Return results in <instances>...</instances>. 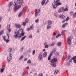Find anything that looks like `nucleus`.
<instances>
[{
    "instance_id": "nucleus-17",
    "label": "nucleus",
    "mask_w": 76,
    "mask_h": 76,
    "mask_svg": "<svg viewBox=\"0 0 76 76\" xmlns=\"http://www.w3.org/2000/svg\"><path fill=\"white\" fill-rule=\"evenodd\" d=\"M48 24L49 25H51L52 24V21L51 20H48Z\"/></svg>"
},
{
    "instance_id": "nucleus-59",
    "label": "nucleus",
    "mask_w": 76,
    "mask_h": 76,
    "mask_svg": "<svg viewBox=\"0 0 76 76\" xmlns=\"http://www.w3.org/2000/svg\"><path fill=\"white\" fill-rule=\"evenodd\" d=\"M58 37H59V36L58 35H57L56 36V38H58Z\"/></svg>"
},
{
    "instance_id": "nucleus-33",
    "label": "nucleus",
    "mask_w": 76,
    "mask_h": 76,
    "mask_svg": "<svg viewBox=\"0 0 76 76\" xmlns=\"http://www.w3.org/2000/svg\"><path fill=\"white\" fill-rule=\"evenodd\" d=\"M24 49V47L23 46L22 48L20 49V51L22 52L23 51V49Z\"/></svg>"
},
{
    "instance_id": "nucleus-49",
    "label": "nucleus",
    "mask_w": 76,
    "mask_h": 76,
    "mask_svg": "<svg viewBox=\"0 0 76 76\" xmlns=\"http://www.w3.org/2000/svg\"><path fill=\"white\" fill-rule=\"evenodd\" d=\"M27 60H28L27 58H26L24 60V61H27Z\"/></svg>"
},
{
    "instance_id": "nucleus-39",
    "label": "nucleus",
    "mask_w": 76,
    "mask_h": 76,
    "mask_svg": "<svg viewBox=\"0 0 76 76\" xmlns=\"http://www.w3.org/2000/svg\"><path fill=\"white\" fill-rule=\"evenodd\" d=\"M70 15H72L73 14V12L72 11H71L70 12Z\"/></svg>"
},
{
    "instance_id": "nucleus-38",
    "label": "nucleus",
    "mask_w": 76,
    "mask_h": 76,
    "mask_svg": "<svg viewBox=\"0 0 76 76\" xmlns=\"http://www.w3.org/2000/svg\"><path fill=\"white\" fill-rule=\"evenodd\" d=\"M28 18H26L25 20V22L26 23H28Z\"/></svg>"
},
{
    "instance_id": "nucleus-27",
    "label": "nucleus",
    "mask_w": 76,
    "mask_h": 76,
    "mask_svg": "<svg viewBox=\"0 0 76 76\" xmlns=\"http://www.w3.org/2000/svg\"><path fill=\"white\" fill-rule=\"evenodd\" d=\"M66 65L67 66H69L70 65V64L69 62H68L66 63Z\"/></svg>"
},
{
    "instance_id": "nucleus-2",
    "label": "nucleus",
    "mask_w": 76,
    "mask_h": 76,
    "mask_svg": "<svg viewBox=\"0 0 76 76\" xmlns=\"http://www.w3.org/2000/svg\"><path fill=\"white\" fill-rule=\"evenodd\" d=\"M57 59L56 58H54L50 61V62H51L50 65L52 66L53 67H56L57 65L56 62H57Z\"/></svg>"
},
{
    "instance_id": "nucleus-54",
    "label": "nucleus",
    "mask_w": 76,
    "mask_h": 76,
    "mask_svg": "<svg viewBox=\"0 0 76 76\" xmlns=\"http://www.w3.org/2000/svg\"><path fill=\"white\" fill-rule=\"evenodd\" d=\"M52 40L55 39V37H53L52 38Z\"/></svg>"
},
{
    "instance_id": "nucleus-58",
    "label": "nucleus",
    "mask_w": 76,
    "mask_h": 76,
    "mask_svg": "<svg viewBox=\"0 0 76 76\" xmlns=\"http://www.w3.org/2000/svg\"><path fill=\"white\" fill-rule=\"evenodd\" d=\"M37 73H35L34 74V76H37Z\"/></svg>"
},
{
    "instance_id": "nucleus-63",
    "label": "nucleus",
    "mask_w": 76,
    "mask_h": 76,
    "mask_svg": "<svg viewBox=\"0 0 76 76\" xmlns=\"http://www.w3.org/2000/svg\"><path fill=\"white\" fill-rule=\"evenodd\" d=\"M46 2L47 3H48V2H49V1H48V0H47Z\"/></svg>"
},
{
    "instance_id": "nucleus-60",
    "label": "nucleus",
    "mask_w": 76,
    "mask_h": 76,
    "mask_svg": "<svg viewBox=\"0 0 76 76\" xmlns=\"http://www.w3.org/2000/svg\"><path fill=\"white\" fill-rule=\"evenodd\" d=\"M37 33H39V31L38 30L37 31Z\"/></svg>"
},
{
    "instance_id": "nucleus-50",
    "label": "nucleus",
    "mask_w": 76,
    "mask_h": 76,
    "mask_svg": "<svg viewBox=\"0 0 76 76\" xmlns=\"http://www.w3.org/2000/svg\"><path fill=\"white\" fill-rule=\"evenodd\" d=\"M7 35L8 37V38H7V39H9V34H7Z\"/></svg>"
},
{
    "instance_id": "nucleus-57",
    "label": "nucleus",
    "mask_w": 76,
    "mask_h": 76,
    "mask_svg": "<svg viewBox=\"0 0 76 76\" xmlns=\"http://www.w3.org/2000/svg\"><path fill=\"white\" fill-rule=\"evenodd\" d=\"M29 69V66H27L26 68V69Z\"/></svg>"
},
{
    "instance_id": "nucleus-48",
    "label": "nucleus",
    "mask_w": 76,
    "mask_h": 76,
    "mask_svg": "<svg viewBox=\"0 0 76 76\" xmlns=\"http://www.w3.org/2000/svg\"><path fill=\"white\" fill-rule=\"evenodd\" d=\"M54 43H52L51 45V46H54Z\"/></svg>"
},
{
    "instance_id": "nucleus-7",
    "label": "nucleus",
    "mask_w": 76,
    "mask_h": 76,
    "mask_svg": "<svg viewBox=\"0 0 76 76\" xmlns=\"http://www.w3.org/2000/svg\"><path fill=\"white\" fill-rule=\"evenodd\" d=\"M40 12H41V10L40 9H36L35 10V17H37L38 15H39L40 13Z\"/></svg>"
},
{
    "instance_id": "nucleus-12",
    "label": "nucleus",
    "mask_w": 76,
    "mask_h": 76,
    "mask_svg": "<svg viewBox=\"0 0 76 76\" xmlns=\"http://www.w3.org/2000/svg\"><path fill=\"white\" fill-rule=\"evenodd\" d=\"M15 26L17 28H20V25L18 24H15Z\"/></svg>"
},
{
    "instance_id": "nucleus-36",
    "label": "nucleus",
    "mask_w": 76,
    "mask_h": 76,
    "mask_svg": "<svg viewBox=\"0 0 76 76\" xmlns=\"http://www.w3.org/2000/svg\"><path fill=\"white\" fill-rule=\"evenodd\" d=\"M4 68H3L2 69H1V73H2L4 71Z\"/></svg>"
},
{
    "instance_id": "nucleus-9",
    "label": "nucleus",
    "mask_w": 76,
    "mask_h": 76,
    "mask_svg": "<svg viewBox=\"0 0 76 76\" xmlns=\"http://www.w3.org/2000/svg\"><path fill=\"white\" fill-rule=\"evenodd\" d=\"M63 10H64V7H61L58 10V13H61Z\"/></svg>"
},
{
    "instance_id": "nucleus-18",
    "label": "nucleus",
    "mask_w": 76,
    "mask_h": 76,
    "mask_svg": "<svg viewBox=\"0 0 76 76\" xmlns=\"http://www.w3.org/2000/svg\"><path fill=\"white\" fill-rule=\"evenodd\" d=\"M45 0H43L41 3L42 5H43L45 4Z\"/></svg>"
},
{
    "instance_id": "nucleus-40",
    "label": "nucleus",
    "mask_w": 76,
    "mask_h": 76,
    "mask_svg": "<svg viewBox=\"0 0 76 76\" xmlns=\"http://www.w3.org/2000/svg\"><path fill=\"white\" fill-rule=\"evenodd\" d=\"M25 7H24V8H23L22 10L21 11V12H24V11H25Z\"/></svg>"
},
{
    "instance_id": "nucleus-30",
    "label": "nucleus",
    "mask_w": 76,
    "mask_h": 76,
    "mask_svg": "<svg viewBox=\"0 0 76 76\" xmlns=\"http://www.w3.org/2000/svg\"><path fill=\"white\" fill-rule=\"evenodd\" d=\"M23 58V55H22L19 58V60H20L21 59H22Z\"/></svg>"
},
{
    "instance_id": "nucleus-41",
    "label": "nucleus",
    "mask_w": 76,
    "mask_h": 76,
    "mask_svg": "<svg viewBox=\"0 0 76 76\" xmlns=\"http://www.w3.org/2000/svg\"><path fill=\"white\" fill-rule=\"evenodd\" d=\"M3 32H4L3 31H1V32H0V36H1V35L2 34H3Z\"/></svg>"
},
{
    "instance_id": "nucleus-10",
    "label": "nucleus",
    "mask_w": 76,
    "mask_h": 76,
    "mask_svg": "<svg viewBox=\"0 0 76 76\" xmlns=\"http://www.w3.org/2000/svg\"><path fill=\"white\" fill-rule=\"evenodd\" d=\"M23 0H17V1L19 4H23Z\"/></svg>"
},
{
    "instance_id": "nucleus-51",
    "label": "nucleus",
    "mask_w": 76,
    "mask_h": 76,
    "mask_svg": "<svg viewBox=\"0 0 76 76\" xmlns=\"http://www.w3.org/2000/svg\"><path fill=\"white\" fill-rule=\"evenodd\" d=\"M53 34V35H54V36H55V35H56V33L55 32H54Z\"/></svg>"
},
{
    "instance_id": "nucleus-20",
    "label": "nucleus",
    "mask_w": 76,
    "mask_h": 76,
    "mask_svg": "<svg viewBox=\"0 0 76 76\" xmlns=\"http://www.w3.org/2000/svg\"><path fill=\"white\" fill-rule=\"evenodd\" d=\"M22 13H23L22 12V11H20V12L19 14L18 15V17H20V16H21V15H22Z\"/></svg>"
},
{
    "instance_id": "nucleus-11",
    "label": "nucleus",
    "mask_w": 76,
    "mask_h": 76,
    "mask_svg": "<svg viewBox=\"0 0 76 76\" xmlns=\"http://www.w3.org/2000/svg\"><path fill=\"white\" fill-rule=\"evenodd\" d=\"M53 51L52 52H51L50 53L48 57V60H50V59H51V56L53 55Z\"/></svg>"
},
{
    "instance_id": "nucleus-24",
    "label": "nucleus",
    "mask_w": 76,
    "mask_h": 76,
    "mask_svg": "<svg viewBox=\"0 0 76 76\" xmlns=\"http://www.w3.org/2000/svg\"><path fill=\"white\" fill-rule=\"evenodd\" d=\"M31 60L30 59H29L27 62V64H29L30 63V64H31Z\"/></svg>"
},
{
    "instance_id": "nucleus-14",
    "label": "nucleus",
    "mask_w": 76,
    "mask_h": 76,
    "mask_svg": "<svg viewBox=\"0 0 76 76\" xmlns=\"http://www.w3.org/2000/svg\"><path fill=\"white\" fill-rule=\"evenodd\" d=\"M68 24V23H65L63 24L62 26V28H66V26Z\"/></svg>"
},
{
    "instance_id": "nucleus-34",
    "label": "nucleus",
    "mask_w": 76,
    "mask_h": 76,
    "mask_svg": "<svg viewBox=\"0 0 76 76\" xmlns=\"http://www.w3.org/2000/svg\"><path fill=\"white\" fill-rule=\"evenodd\" d=\"M38 22H39V19H37L35 20V22L36 23H38Z\"/></svg>"
},
{
    "instance_id": "nucleus-53",
    "label": "nucleus",
    "mask_w": 76,
    "mask_h": 76,
    "mask_svg": "<svg viewBox=\"0 0 76 76\" xmlns=\"http://www.w3.org/2000/svg\"><path fill=\"white\" fill-rule=\"evenodd\" d=\"M22 75L23 76H25V74L23 72L22 73Z\"/></svg>"
},
{
    "instance_id": "nucleus-4",
    "label": "nucleus",
    "mask_w": 76,
    "mask_h": 76,
    "mask_svg": "<svg viewBox=\"0 0 76 76\" xmlns=\"http://www.w3.org/2000/svg\"><path fill=\"white\" fill-rule=\"evenodd\" d=\"M60 5H61V3L59 2V0H57L56 2H54L52 4V6L54 9H56L57 6Z\"/></svg>"
},
{
    "instance_id": "nucleus-16",
    "label": "nucleus",
    "mask_w": 76,
    "mask_h": 76,
    "mask_svg": "<svg viewBox=\"0 0 76 76\" xmlns=\"http://www.w3.org/2000/svg\"><path fill=\"white\" fill-rule=\"evenodd\" d=\"M60 18H61L63 19H65V18H66V17L64 15H60Z\"/></svg>"
},
{
    "instance_id": "nucleus-25",
    "label": "nucleus",
    "mask_w": 76,
    "mask_h": 76,
    "mask_svg": "<svg viewBox=\"0 0 76 76\" xmlns=\"http://www.w3.org/2000/svg\"><path fill=\"white\" fill-rule=\"evenodd\" d=\"M12 4H13V2H10V3L9 5V7H10V6H12Z\"/></svg>"
},
{
    "instance_id": "nucleus-52",
    "label": "nucleus",
    "mask_w": 76,
    "mask_h": 76,
    "mask_svg": "<svg viewBox=\"0 0 76 76\" xmlns=\"http://www.w3.org/2000/svg\"><path fill=\"white\" fill-rule=\"evenodd\" d=\"M7 30H8V31H9V32H10V31H11V30L10 29H9L8 28H7Z\"/></svg>"
},
{
    "instance_id": "nucleus-37",
    "label": "nucleus",
    "mask_w": 76,
    "mask_h": 76,
    "mask_svg": "<svg viewBox=\"0 0 76 76\" xmlns=\"http://www.w3.org/2000/svg\"><path fill=\"white\" fill-rule=\"evenodd\" d=\"M4 41H5L6 42H8L9 41V39H5V40Z\"/></svg>"
},
{
    "instance_id": "nucleus-44",
    "label": "nucleus",
    "mask_w": 76,
    "mask_h": 76,
    "mask_svg": "<svg viewBox=\"0 0 76 76\" xmlns=\"http://www.w3.org/2000/svg\"><path fill=\"white\" fill-rule=\"evenodd\" d=\"M72 58H71V59L69 61V62L70 63V62L72 63Z\"/></svg>"
},
{
    "instance_id": "nucleus-8",
    "label": "nucleus",
    "mask_w": 76,
    "mask_h": 76,
    "mask_svg": "<svg viewBox=\"0 0 76 76\" xmlns=\"http://www.w3.org/2000/svg\"><path fill=\"white\" fill-rule=\"evenodd\" d=\"M38 58L39 60H42V53L40 52L39 54Z\"/></svg>"
},
{
    "instance_id": "nucleus-29",
    "label": "nucleus",
    "mask_w": 76,
    "mask_h": 76,
    "mask_svg": "<svg viewBox=\"0 0 76 76\" xmlns=\"http://www.w3.org/2000/svg\"><path fill=\"white\" fill-rule=\"evenodd\" d=\"M66 32V30H63L62 31L61 35H63V34H64V32Z\"/></svg>"
},
{
    "instance_id": "nucleus-23",
    "label": "nucleus",
    "mask_w": 76,
    "mask_h": 76,
    "mask_svg": "<svg viewBox=\"0 0 76 76\" xmlns=\"http://www.w3.org/2000/svg\"><path fill=\"white\" fill-rule=\"evenodd\" d=\"M58 72V71L57 70H55V72H54V74L55 75H56V74H57V73Z\"/></svg>"
},
{
    "instance_id": "nucleus-35",
    "label": "nucleus",
    "mask_w": 76,
    "mask_h": 76,
    "mask_svg": "<svg viewBox=\"0 0 76 76\" xmlns=\"http://www.w3.org/2000/svg\"><path fill=\"white\" fill-rule=\"evenodd\" d=\"M48 47H49V46L48 45H45V48H48Z\"/></svg>"
},
{
    "instance_id": "nucleus-22",
    "label": "nucleus",
    "mask_w": 76,
    "mask_h": 76,
    "mask_svg": "<svg viewBox=\"0 0 76 76\" xmlns=\"http://www.w3.org/2000/svg\"><path fill=\"white\" fill-rule=\"evenodd\" d=\"M71 57V56L70 55H68V57L66 59V60L67 61H68V60H69V59H70V57Z\"/></svg>"
},
{
    "instance_id": "nucleus-1",
    "label": "nucleus",
    "mask_w": 76,
    "mask_h": 76,
    "mask_svg": "<svg viewBox=\"0 0 76 76\" xmlns=\"http://www.w3.org/2000/svg\"><path fill=\"white\" fill-rule=\"evenodd\" d=\"M15 35H14V37L15 38H18L19 37H21L22 36H23L24 34H25V33H23V29H19L17 32H15Z\"/></svg>"
},
{
    "instance_id": "nucleus-28",
    "label": "nucleus",
    "mask_w": 76,
    "mask_h": 76,
    "mask_svg": "<svg viewBox=\"0 0 76 76\" xmlns=\"http://www.w3.org/2000/svg\"><path fill=\"white\" fill-rule=\"evenodd\" d=\"M64 11H63V12H64L65 11L66 12L67 11H68V9H67V8H65L64 9Z\"/></svg>"
},
{
    "instance_id": "nucleus-6",
    "label": "nucleus",
    "mask_w": 76,
    "mask_h": 76,
    "mask_svg": "<svg viewBox=\"0 0 76 76\" xmlns=\"http://www.w3.org/2000/svg\"><path fill=\"white\" fill-rule=\"evenodd\" d=\"M12 58V54L10 53H9V55H8L7 58V60L8 63H10V61Z\"/></svg>"
},
{
    "instance_id": "nucleus-13",
    "label": "nucleus",
    "mask_w": 76,
    "mask_h": 76,
    "mask_svg": "<svg viewBox=\"0 0 76 76\" xmlns=\"http://www.w3.org/2000/svg\"><path fill=\"white\" fill-rule=\"evenodd\" d=\"M47 55V53L46 52H44L43 54V56L44 57H45Z\"/></svg>"
},
{
    "instance_id": "nucleus-56",
    "label": "nucleus",
    "mask_w": 76,
    "mask_h": 76,
    "mask_svg": "<svg viewBox=\"0 0 76 76\" xmlns=\"http://www.w3.org/2000/svg\"><path fill=\"white\" fill-rule=\"evenodd\" d=\"M3 38L4 39V40H5V39H6V38H5V36H3Z\"/></svg>"
},
{
    "instance_id": "nucleus-61",
    "label": "nucleus",
    "mask_w": 76,
    "mask_h": 76,
    "mask_svg": "<svg viewBox=\"0 0 76 76\" xmlns=\"http://www.w3.org/2000/svg\"><path fill=\"white\" fill-rule=\"evenodd\" d=\"M58 36L59 37H60L61 36V34H58Z\"/></svg>"
},
{
    "instance_id": "nucleus-62",
    "label": "nucleus",
    "mask_w": 76,
    "mask_h": 76,
    "mask_svg": "<svg viewBox=\"0 0 76 76\" xmlns=\"http://www.w3.org/2000/svg\"><path fill=\"white\" fill-rule=\"evenodd\" d=\"M56 54L57 56H58L59 55V54L57 53H56Z\"/></svg>"
},
{
    "instance_id": "nucleus-15",
    "label": "nucleus",
    "mask_w": 76,
    "mask_h": 76,
    "mask_svg": "<svg viewBox=\"0 0 76 76\" xmlns=\"http://www.w3.org/2000/svg\"><path fill=\"white\" fill-rule=\"evenodd\" d=\"M32 29H33V26H31L30 28H28L27 29V30L30 31V30H32Z\"/></svg>"
},
{
    "instance_id": "nucleus-47",
    "label": "nucleus",
    "mask_w": 76,
    "mask_h": 76,
    "mask_svg": "<svg viewBox=\"0 0 76 76\" xmlns=\"http://www.w3.org/2000/svg\"><path fill=\"white\" fill-rule=\"evenodd\" d=\"M42 74L41 73H40L38 75V76H42Z\"/></svg>"
},
{
    "instance_id": "nucleus-26",
    "label": "nucleus",
    "mask_w": 76,
    "mask_h": 76,
    "mask_svg": "<svg viewBox=\"0 0 76 76\" xmlns=\"http://www.w3.org/2000/svg\"><path fill=\"white\" fill-rule=\"evenodd\" d=\"M8 51L9 52H11L12 51V49L11 48H10L8 50Z\"/></svg>"
},
{
    "instance_id": "nucleus-42",
    "label": "nucleus",
    "mask_w": 76,
    "mask_h": 76,
    "mask_svg": "<svg viewBox=\"0 0 76 76\" xmlns=\"http://www.w3.org/2000/svg\"><path fill=\"white\" fill-rule=\"evenodd\" d=\"M35 50H34L33 51L32 55H34V54H35Z\"/></svg>"
},
{
    "instance_id": "nucleus-55",
    "label": "nucleus",
    "mask_w": 76,
    "mask_h": 76,
    "mask_svg": "<svg viewBox=\"0 0 76 76\" xmlns=\"http://www.w3.org/2000/svg\"><path fill=\"white\" fill-rule=\"evenodd\" d=\"M28 51L29 52V53H31V49H29L28 50Z\"/></svg>"
},
{
    "instance_id": "nucleus-64",
    "label": "nucleus",
    "mask_w": 76,
    "mask_h": 76,
    "mask_svg": "<svg viewBox=\"0 0 76 76\" xmlns=\"http://www.w3.org/2000/svg\"><path fill=\"white\" fill-rule=\"evenodd\" d=\"M65 22V20H64L63 21H62V23H64Z\"/></svg>"
},
{
    "instance_id": "nucleus-19",
    "label": "nucleus",
    "mask_w": 76,
    "mask_h": 76,
    "mask_svg": "<svg viewBox=\"0 0 76 76\" xmlns=\"http://www.w3.org/2000/svg\"><path fill=\"white\" fill-rule=\"evenodd\" d=\"M26 36H25L24 37H22L20 41H23V40H24V39H25V38H26Z\"/></svg>"
},
{
    "instance_id": "nucleus-3",
    "label": "nucleus",
    "mask_w": 76,
    "mask_h": 76,
    "mask_svg": "<svg viewBox=\"0 0 76 76\" xmlns=\"http://www.w3.org/2000/svg\"><path fill=\"white\" fill-rule=\"evenodd\" d=\"M14 3L15 4L13 5L14 7V10L15 12H16L18 10H19L21 6L18 5V3H17V1H14Z\"/></svg>"
},
{
    "instance_id": "nucleus-32",
    "label": "nucleus",
    "mask_w": 76,
    "mask_h": 76,
    "mask_svg": "<svg viewBox=\"0 0 76 76\" xmlns=\"http://www.w3.org/2000/svg\"><path fill=\"white\" fill-rule=\"evenodd\" d=\"M51 28V26H50L49 25H48L47 26V29H49V28Z\"/></svg>"
},
{
    "instance_id": "nucleus-43",
    "label": "nucleus",
    "mask_w": 76,
    "mask_h": 76,
    "mask_svg": "<svg viewBox=\"0 0 76 76\" xmlns=\"http://www.w3.org/2000/svg\"><path fill=\"white\" fill-rule=\"evenodd\" d=\"M29 38H32V35H29Z\"/></svg>"
},
{
    "instance_id": "nucleus-46",
    "label": "nucleus",
    "mask_w": 76,
    "mask_h": 76,
    "mask_svg": "<svg viewBox=\"0 0 76 76\" xmlns=\"http://www.w3.org/2000/svg\"><path fill=\"white\" fill-rule=\"evenodd\" d=\"M23 25H24V26H25L26 25V22H24L23 23Z\"/></svg>"
},
{
    "instance_id": "nucleus-5",
    "label": "nucleus",
    "mask_w": 76,
    "mask_h": 76,
    "mask_svg": "<svg viewBox=\"0 0 76 76\" xmlns=\"http://www.w3.org/2000/svg\"><path fill=\"white\" fill-rule=\"evenodd\" d=\"M73 37L72 36H70L67 39V43L69 45H71L72 44V40Z\"/></svg>"
},
{
    "instance_id": "nucleus-21",
    "label": "nucleus",
    "mask_w": 76,
    "mask_h": 76,
    "mask_svg": "<svg viewBox=\"0 0 76 76\" xmlns=\"http://www.w3.org/2000/svg\"><path fill=\"white\" fill-rule=\"evenodd\" d=\"M76 16V12H75L74 14L72 15V18H75Z\"/></svg>"
},
{
    "instance_id": "nucleus-45",
    "label": "nucleus",
    "mask_w": 76,
    "mask_h": 76,
    "mask_svg": "<svg viewBox=\"0 0 76 76\" xmlns=\"http://www.w3.org/2000/svg\"><path fill=\"white\" fill-rule=\"evenodd\" d=\"M69 17H67L66 19V21H67V20H69Z\"/></svg>"
},
{
    "instance_id": "nucleus-31",
    "label": "nucleus",
    "mask_w": 76,
    "mask_h": 76,
    "mask_svg": "<svg viewBox=\"0 0 76 76\" xmlns=\"http://www.w3.org/2000/svg\"><path fill=\"white\" fill-rule=\"evenodd\" d=\"M58 45V46H60L61 45V42H58L57 44Z\"/></svg>"
}]
</instances>
